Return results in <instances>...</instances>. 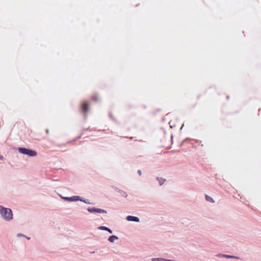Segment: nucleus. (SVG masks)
Listing matches in <instances>:
<instances>
[{"label":"nucleus","mask_w":261,"mask_h":261,"mask_svg":"<svg viewBox=\"0 0 261 261\" xmlns=\"http://www.w3.org/2000/svg\"><path fill=\"white\" fill-rule=\"evenodd\" d=\"M0 213L2 217L7 220H10L12 219L13 214L11 209L5 208L0 205Z\"/></svg>","instance_id":"f257e3e1"},{"label":"nucleus","mask_w":261,"mask_h":261,"mask_svg":"<svg viewBox=\"0 0 261 261\" xmlns=\"http://www.w3.org/2000/svg\"><path fill=\"white\" fill-rule=\"evenodd\" d=\"M18 151L20 153L26 154L30 156H35L37 155L36 151L25 148L19 147L18 148Z\"/></svg>","instance_id":"f03ea898"},{"label":"nucleus","mask_w":261,"mask_h":261,"mask_svg":"<svg viewBox=\"0 0 261 261\" xmlns=\"http://www.w3.org/2000/svg\"><path fill=\"white\" fill-rule=\"evenodd\" d=\"M89 103L87 101H83L81 105V110L85 114H86L89 110Z\"/></svg>","instance_id":"7ed1b4c3"},{"label":"nucleus","mask_w":261,"mask_h":261,"mask_svg":"<svg viewBox=\"0 0 261 261\" xmlns=\"http://www.w3.org/2000/svg\"><path fill=\"white\" fill-rule=\"evenodd\" d=\"M88 212L90 213H107V211L101 209V208H88Z\"/></svg>","instance_id":"20e7f679"},{"label":"nucleus","mask_w":261,"mask_h":261,"mask_svg":"<svg viewBox=\"0 0 261 261\" xmlns=\"http://www.w3.org/2000/svg\"><path fill=\"white\" fill-rule=\"evenodd\" d=\"M126 220L129 221H135V222H139V219L135 216H128L126 217Z\"/></svg>","instance_id":"39448f33"},{"label":"nucleus","mask_w":261,"mask_h":261,"mask_svg":"<svg viewBox=\"0 0 261 261\" xmlns=\"http://www.w3.org/2000/svg\"><path fill=\"white\" fill-rule=\"evenodd\" d=\"M66 200H69V201H77L79 200V196H73L71 197H65L64 198Z\"/></svg>","instance_id":"423d86ee"},{"label":"nucleus","mask_w":261,"mask_h":261,"mask_svg":"<svg viewBox=\"0 0 261 261\" xmlns=\"http://www.w3.org/2000/svg\"><path fill=\"white\" fill-rule=\"evenodd\" d=\"M118 239V237L115 236H111L108 240L110 242H114L116 240H117Z\"/></svg>","instance_id":"0eeeda50"},{"label":"nucleus","mask_w":261,"mask_h":261,"mask_svg":"<svg viewBox=\"0 0 261 261\" xmlns=\"http://www.w3.org/2000/svg\"><path fill=\"white\" fill-rule=\"evenodd\" d=\"M100 229H102V230H107L110 233H112V231L109 229V228L108 227H106L105 226H101L100 227Z\"/></svg>","instance_id":"6e6552de"},{"label":"nucleus","mask_w":261,"mask_h":261,"mask_svg":"<svg viewBox=\"0 0 261 261\" xmlns=\"http://www.w3.org/2000/svg\"><path fill=\"white\" fill-rule=\"evenodd\" d=\"M205 199L208 201H210V202H214L213 199V198L212 197H211L210 196H208V195H206L205 196Z\"/></svg>","instance_id":"1a4fd4ad"},{"label":"nucleus","mask_w":261,"mask_h":261,"mask_svg":"<svg viewBox=\"0 0 261 261\" xmlns=\"http://www.w3.org/2000/svg\"><path fill=\"white\" fill-rule=\"evenodd\" d=\"M92 99L94 101H97L99 100V97L97 95L95 94L92 96Z\"/></svg>","instance_id":"9d476101"},{"label":"nucleus","mask_w":261,"mask_h":261,"mask_svg":"<svg viewBox=\"0 0 261 261\" xmlns=\"http://www.w3.org/2000/svg\"><path fill=\"white\" fill-rule=\"evenodd\" d=\"M158 180H159L160 185H162L165 181V179L162 178H158Z\"/></svg>","instance_id":"9b49d317"},{"label":"nucleus","mask_w":261,"mask_h":261,"mask_svg":"<svg viewBox=\"0 0 261 261\" xmlns=\"http://www.w3.org/2000/svg\"><path fill=\"white\" fill-rule=\"evenodd\" d=\"M162 258H153L152 259V261H161Z\"/></svg>","instance_id":"f8f14e48"},{"label":"nucleus","mask_w":261,"mask_h":261,"mask_svg":"<svg viewBox=\"0 0 261 261\" xmlns=\"http://www.w3.org/2000/svg\"><path fill=\"white\" fill-rule=\"evenodd\" d=\"M225 256H226L227 258H234L235 257L234 256H231V255H225Z\"/></svg>","instance_id":"ddd939ff"},{"label":"nucleus","mask_w":261,"mask_h":261,"mask_svg":"<svg viewBox=\"0 0 261 261\" xmlns=\"http://www.w3.org/2000/svg\"><path fill=\"white\" fill-rule=\"evenodd\" d=\"M138 174H139L140 175H141V171H140V170H139V171H138Z\"/></svg>","instance_id":"4468645a"},{"label":"nucleus","mask_w":261,"mask_h":261,"mask_svg":"<svg viewBox=\"0 0 261 261\" xmlns=\"http://www.w3.org/2000/svg\"><path fill=\"white\" fill-rule=\"evenodd\" d=\"M3 159V156L2 155H0V160H2Z\"/></svg>","instance_id":"2eb2a0df"},{"label":"nucleus","mask_w":261,"mask_h":261,"mask_svg":"<svg viewBox=\"0 0 261 261\" xmlns=\"http://www.w3.org/2000/svg\"><path fill=\"white\" fill-rule=\"evenodd\" d=\"M46 134H49V130H48V129H46Z\"/></svg>","instance_id":"dca6fc26"}]
</instances>
